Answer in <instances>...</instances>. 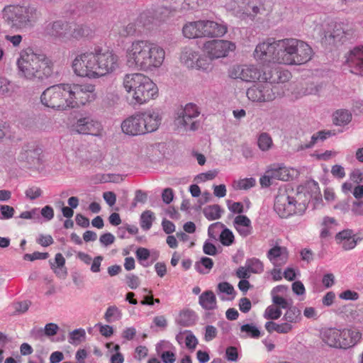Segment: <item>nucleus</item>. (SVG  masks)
<instances>
[{
  "label": "nucleus",
  "mask_w": 363,
  "mask_h": 363,
  "mask_svg": "<svg viewBox=\"0 0 363 363\" xmlns=\"http://www.w3.org/2000/svg\"><path fill=\"white\" fill-rule=\"evenodd\" d=\"M119 56L113 50L94 48L77 55L72 62L74 72L79 77L98 79L119 68Z\"/></svg>",
  "instance_id": "nucleus-1"
},
{
  "label": "nucleus",
  "mask_w": 363,
  "mask_h": 363,
  "mask_svg": "<svg viewBox=\"0 0 363 363\" xmlns=\"http://www.w3.org/2000/svg\"><path fill=\"white\" fill-rule=\"evenodd\" d=\"M125 57L129 68L151 72L161 67L165 58V51L151 40L137 39L127 45Z\"/></svg>",
  "instance_id": "nucleus-2"
},
{
  "label": "nucleus",
  "mask_w": 363,
  "mask_h": 363,
  "mask_svg": "<svg viewBox=\"0 0 363 363\" xmlns=\"http://www.w3.org/2000/svg\"><path fill=\"white\" fill-rule=\"evenodd\" d=\"M16 64L21 75L28 80L42 82L53 73L52 60L30 48L21 51Z\"/></svg>",
  "instance_id": "nucleus-3"
},
{
  "label": "nucleus",
  "mask_w": 363,
  "mask_h": 363,
  "mask_svg": "<svg viewBox=\"0 0 363 363\" xmlns=\"http://www.w3.org/2000/svg\"><path fill=\"white\" fill-rule=\"evenodd\" d=\"M289 72H281L277 69L264 70L259 83L247 90V96L254 102H269L277 97L278 86L275 84L282 83L288 78Z\"/></svg>",
  "instance_id": "nucleus-4"
},
{
  "label": "nucleus",
  "mask_w": 363,
  "mask_h": 363,
  "mask_svg": "<svg viewBox=\"0 0 363 363\" xmlns=\"http://www.w3.org/2000/svg\"><path fill=\"white\" fill-rule=\"evenodd\" d=\"M4 23L11 29L25 30L33 27L40 17V13L32 6L9 4L1 13Z\"/></svg>",
  "instance_id": "nucleus-5"
},
{
  "label": "nucleus",
  "mask_w": 363,
  "mask_h": 363,
  "mask_svg": "<svg viewBox=\"0 0 363 363\" xmlns=\"http://www.w3.org/2000/svg\"><path fill=\"white\" fill-rule=\"evenodd\" d=\"M283 64L302 65L311 60L313 50L306 42L296 38H284Z\"/></svg>",
  "instance_id": "nucleus-6"
},
{
  "label": "nucleus",
  "mask_w": 363,
  "mask_h": 363,
  "mask_svg": "<svg viewBox=\"0 0 363 363\" xmlns=\"http://www.w3.org/2000/svg\"><path fill=\"white\" fill-rule=\"evenodd\" d=\"M284 39L268 38L259 43L254 51V57L262 63L283 64Z\"/></svg>",
  "instance_id": "nucleus-7"
},
{
  "label": "nucleus",
  "mask_w": 363,
  "mask_h": 363,
  "mask_svg": "<svg viewBox=\"0 0 363 363\" xmlns=\"http://www.w3.org/2000/svg\"><path fill=\"white\" fill-rule=\"evenodd\" d=\"M69 84H57L46 89L40 96L41 103L49 108L66 109L69 108Z\"/></svg>",
  "instance_id": "nucleus-8"
},
{
  "label": "nucleus",
  "mask_w": 363,
  "mask_h": 363,
  "mask_svg": "<svg viewBox=\"0 0 363 363\" xmlns=\"http://www.w3.org/2000/svg\"><path fill=\"white\" fill-rule=\"evenodd\" d=\"M306 208V203H298L286 191H280L274 200V209L280 218H288L295 213H301Z\"/></svg>",
  "instance_id": "nucleus-9"
},
{
  "label": "nucleus",
  "mask_w": 363,
  "mask_h": 363,
  "mask_svg": "<svg viewBox=\"0 0 363 363\" xmlns=\"http://www.w3.org/2000/svg\"><path fill=\"white\" fill-rule=\"evenodd\" d=\"M69 108L79 107L94 101L96 98L95 87L92 84H69Z\"/></svg>",
  "instance_id": "nucleus-10"
},
{
  "label": "nucleus",
  "mask_w": 363,
  "mask_h": 363,
  "mask_svg": "<svg viewBox=\"0 0 363 363\" xmlns=\"http://www.w3.org/2000/svg\"><path fill=\"white\" fill-rule=\"evenodd\" d=\"M199 116V111L195 104H188L184 108L177 112V116L174 120V125L178 129L183 130H196L199 123L195 121Z\"/></svg>",
  "instance_id": "nucleus-11"
},
{
  "label": "nucleus",
  "mask_w": 363,
  "mask_h": 363,
  "mask_svg": "<svg viewBox=\"0 0 363 363\" xmlns=\"http://www.w3.org/2000/svg\"><path fill=\"white\" fill-rule=\"evenodd\" d=\"M262 72L255 65H235L232 66L228 72L229 77L234 79H240L245 82H254L259 80L262 76Z\"/></svg>",
  "instance_id": "nucleus-12"
},
{
  "label": "nucleus",
  "mask_w": 363,
  "mask_h": 363,
  "mask_svg": "<svg viewBox=\"0 0 363 363\" xmlns=\"http://www.w3.org/2000/svg\"><path fill=\"white\" fill-rule=\"evenodd\" d=\"M203 52L213 60L227 56L229 52L235 49V45L228 40H211L203 44Z\"/></svg>",
  "instance_id": "nucleus-13"
},
{
  "label": "nucleus",
  "mask_w": 363,
  "mask_h": 363,
  "mask_svg": "<svg viewBox=\"0 0 363 363\" xmlns=\"http://www.w3.org/2000/svg\"><path fill=\"white\" fill-rule=\"evenodd\" d=\"M133 95V100L135 104H144L150 100L155 99L158 95V89L152 80L144 75L139 87Z\"/></svg>",
  "instance_id": "nucleus-14"
},
{
  "label": "nucleus",
  "mask_w": 363,
  "mask_h": 363,
  "mask_svg": "<svg viewBox=\"0 0 363 363\" xmlns=\"http://www.w3.org/2000/svg\"><path fill=\"white\" fill-rule=\"evenodd\" d=\"M167 13V9H161L153 12L152 11H145L140 14L137 18V23L138 27L151 30L154 26H158L160 22L164 21V18L160 16L164 13Z\"/></svg>",
  "instance_id": "nucleus-15"
},
{
  "label": "nucleus",
  "mask_w": 363,
  "mask_h": 363,
  "mask_svg": "<svg viewBox=\"0 0 363 363\" xmlns=\"http://www.w3.org/2000/svg\"><path fill=\"white\" fill-rule=\"evenodd\" d=\"M42 150L35 144L27 145L22 147L18 159L27 163L30 167H36L41 164Z\"/></svg>",
  "instance_id": "nucleus-16"
},
{
  "label": "nucleus",
  "mask_w": 363,
  "mask_h": 363,
  "mask_svg": "<svg viewBox=\"0 0 363 363\" xmlns=\"http://www.w3.org/2000/svg\"><path fill=\"white\" fill-rule=\"evenodd\" d=\"M139 113L145 133H152L158 129L162 121V116L158 110L147 109Z\"/></svg>",
  "instance_id": "nucleus-17"
},
{
  "label": "nucleus",
  "mask_w": 363,
  "mask_h": 363,
  "mask_svg": "<svg viewBox=\"0 0 363 363\" xmlns=\"http://www.w3.org/2000/svg\"><path fill=\"white\" fill-rule=\"evenodd\" d=\"M72 129L79 134L96 135L100 130V124L87 116L78 118L72 125Z\"/></svg>",
  "instance_id": "nucleus-18"
},
{
  "label": "nucleus",
  "mask_w": 363,
  "mask_h": 363,
  "mask_svg": "<svg viewBox=\"0 0 363 363\" xmlns=\"http://www.w3.org/2000/svg\"><path fill=\"white\" fill-rule=\"evenodd\" d=\"M72 29V23L67 21H57L50 23L46 28L49 35L61 40H67L69 38Z\"/></svg>",
  "instance_id": "nucleus-19"
},
{
  "label": "nucleus",
  "mask_w": 363,
  "mask_h": 363,
  "mask_svg": "<svg viewBox=\"0 0 363 363\" xmlns=\"http://www.w3.org/2000/svg\"><path fill=\"white\" fill-rule=\"evenodd\" d=\"M202 38H218L223 36L228 30L224 23L213 21L201 20Z\"/></svg>",
  "instance_id": "nucleus-20"
},
{
  "label": "nucleus",
  "mask_w": 363,
  "mask_h": 363,
  "mask_svg": "<svg viewBox=\"0 0 363 363\" xmlns=\"http://www.w3.org/2000/svg\"><path fill=\"white\" fill-rule=\"evenodd\" d=\"M143 128L139 112L128 117L121 123L123 132L130 135L145 134Z\"/></svg>",
  "instance_id": "nucleus-21"
},
{
  "label": "nucleus",
  "mask_w": 363,
  "mask_h": 363,
  "mask_svg": "<svg viewBox=\"0 0 363 363\" xmlns=\"http://www.w3.org/2000/svg\"><path fill=\"white\" fill-rule=\"evenodd\" d=\"M347 63L352 73L362 75L363 74V47L353 49L347 59Z\"/></svg>",
  "instance_id": "nucleus-22"
},
{
  "label": "nucleus",
  "mask_w": 363,
  "mask_h": 363,
  "mask_svg": "<svg viewBox=\"0 0 363 363\" xmlns=\"http://www.w3.org/2000/svg\"><path fill=\"white\" fill-rule=\"evenodd\" d=\"M267 257L275 267H280L288 261V250L285 247L275 245L269 250Z\"/></svg>",
  "instance_id": "nucleus-23"
},
{
  "label": "nucleus",
  "mask_w": 363,
  "mask_h": 363,
  "mask_svg": "<svg viewBox=\"0 0 363 363\" xmlns=\"http://www.w3.org/2000/svg\"><path fill=\"white\" fill-rule=\"evenodd\" d=\"M144 75L141 73H131L126 74L124 76L123 81V87L132 98L135 91H138L139 84H140L142 79H144Z\"/></svg>",
  "instance_id": "nucleus-24"
},
{
  "label": "nucleus",
  "mask_w": 363,
  "mask_h": 363,
  "mask_svg": "<svg viewBox=\"0 0 363 363\" xmlns=\"http://www.w3.org/2000/svg\"><path fill=\"white\" fill-rule=\"evenodd\" d=\"M233 226L242 238H246L252 233L251 220L246 216H237L233 220Z\"/></svg>",
  "instance_id": "nucleus-25"
},
{
  "label": "nucleus",
  "mask_w": 363,
  "mask_h": 363,
  "mask_svg": "<svg viewBox=\"0 0 363 363\" xmlns=\"http://www.w3.org/2000/svg\"><path fill=\"white\" fill-rule=\"evenodd\" d=\"M337 242L341 245L345 250L353 249L357 244V238L351 230H345L340 232L335 237Z\"/></svg>",
  "instance_id": "nucleus-26"
},
{
  "label": "nucleus",
  "mask_w": 363,
  "mask_h": 363,
  "mask_svg": "<svg viewBox=\"0 0 363 363\" xmlns=\"http://www.w3.org/2000/svg\"><path fill=\"white\" fill-rule=\"evenodd\" d=\"M182 33L189 39L202 38L201 20L186 23L183 26Z\"/></svg>",
  "instance_id": "nucleus-27"
},
{
  "label": "nucleus",
  "mask_w": 363,
  "mask_h": 363,
  "mask_svg": "<svg viewBox=\"0 0 363 363\" xmlns=\"http://www.w3.org/2000/svg\"><path fill=\"white\" fill-rule=\"evenodd\" d=\"M352 118V113L344 108L336 110L332 115V121L334 125L345 126L349 124Z\"/></svg>",
  "instance_id": "nucleus-28"
},
{
  "label": "nucleus",
  "mask_w": 363,
  "mask_h": 363,
  "mask_svg": "<svg viewBox=\"0 0 363 363\" xmlns=\"http://www.w3.org/2000/svg\"><path fill=\"white\" fill-rule=\"evenodd\" d=\"M198 320L196 313L189 308L180 311L177 319V323L183 326L189 327L194 325Z\"/></svg>",
  "instance_id": "nucleus-29"
},
{
  "label": "nucleus",
  "mask_w": 363,
  "mask_h": 363,
  "mask_svg": "<svg viewBox=\"0 0 363 363\" xmlns=\"http://www.w3.org/2000/svg\"><path fill=\"white\" fill-rule=\"evenodd\" d=\"M199 55V52L198 51L186 48L182 52L180 60L182 63L186 67L193 69L195 67Z\"/></svg>",
  "instance_id": "nucleus-30"
},
{
  "label": "nucleus",
  "mask_w": 363,
  "mask_h": 363,
  "mask_svg": "<svg viewBox=\"0 0 363 363\" xmlns=\"http://www.w3.org/2000/svg\"><path fill=\"white\" fill-rule=\"evenodd\" d=\"M199 304L205 310H213L216 308V298L211 291L203 292L199 296Z\"/></svg>",
  "instance_id": "nucleus-31"
},
{
  "label": "nucleus",
  "mask_w": 363,
  "mask_h": 363,
  "mask_svg": "<svg viewBox=\"0 0 363 363\" xmlns=\"http://www.w3.org/2000/svg\"><path fill=\"white\" fill-rule=\"evenodd\" d=\"M213 60L206 54L201 55L198 57L196 60V63L195 64V67L193 69H196L197 70H201L203 72H209L212 69L213 66L211 61Z\"/></svg>",
  "instance_id": "nucleus-32"
},
{
  "label": "nucleus",
  "mask_w": 363,
  "mask_h": 363,
  "mask_svg": "<svg viewBox=\"0 0 363 363\" xmlns=\"http://www.w3.org/2000/svg\"><path fill=\"white\" fill-rule=\"evenodd\" d=\"M203 212L208 220H213L220 218L223 211L219 205L214 204L205 207Z\"/></svg>",
  "instance_id": "nucleus-33"
},
{
  "label": "nucleus",
  "mask_w": 363,
  "mask_h": 363,
  "mask_svg": "<svg viewBox=\"0 0 363 363\" xmlns=\"http://www.w3.org/2000/svg\"><path fill=\"white\" fill-rule=\"evenodd\" d=\"M283 319L291 325L296 323L301 319V311L296 307L291 306L287 308Z\"/></svg>",
  "instance_id": "nucleus-34"
},
{
  "label": "nucleus",
  "mask_w": 363,
  "mask_h": 363,
  "mask_svg": "<svg viewBox=\"0 0 363 363\" xmlns=\"http://www.w3.org/2000/svg\"><path fill=\"white\" fill-rule=\"evenodd\" d=\"M245 265L250 273L261 274L264 272V264L257 258L247 259L245 262Z\"/></svg>",
  "instance_id": "nucleus-35"
},
{
  "label": "nucleus",
  "mask_w": 363,
  "mask_h": 363,
  "mask_svg": "<svg viewBox=\"0 0 363 363\" xmlns=\"http://www.w3.org/2000/svg\"><path fill=\"white\" fill-rule=\"evenodd\" d=\"M106 347L110 352H115L111 357V363H123L124 358L123 354L119 352L120 347L114 342H107Z\"/></svg>",
  "instance_id": "nucleus-36"
},
{
  "label": "nucleus",
  "mask_w": 363,
  "mask_h": 363,
  "mask_svg": "<svg viewBox=\"0 0 363 363\" xmlns=\"http://www.w3.org/2000/svg\"><path fill=\"white\" fill-rule=\"evenodd\" d=\"M345 35H347V31L345 30L344 25L336 23L334 25L333 30L327 33L325 37L333 39L334 41H340Z\"/></svg>",
  "instance_id": "nucleus-37"
},
{
  "label": "nucleus",
  "mask_w": 363,
  "mask_h": 363,
  "mask_svg": "<svg viewBox=\"0 0 363 363\" xmlns=\"http://www.w3.org/2000/svg\"><path fill=\"white\" fill-rule=\"evenodd\" d=\"M240 331L245 335L243 337H250L257 339L260 337L261 332L259 328L254 324H245L241 326Z\"/></svg>",
  "instance_id": "nucleus-38"
},
{
  "label": "nucleus",
  "mask_w": 363,
  "mask_h": 363,
  "mask_svg": "<svg viewBox=\"0 0 363 363\" xmlns=\"http://www.w3.org/2000/svg\"><path fill=\"white\" fill-rule=\"evenodd\" d=\"M269 170L273 175L274 180L287 181L290 178L289 171L286 167H274Z\"/></svg>",
  "instance_id": "nucleus-39"
},
{
  "label": "nucleus",
  "mask_w": 363,
  "mask_h": 363,
  "mask_svg": "<svg viewBox=\"0 0 363 363\" xmlns=\"http://www.w3.org/2000/svg\"><path fill=\"white\" fill-rule=\"evenodd\" d=\"M257 145L262 151H268L273 145L272 137L267 133H262L258 137Z\"/></svg>",
  "instance_id": "nucleus-40"
},
{
  "label": "nucleus",
  "mask_w": 363,
  "mask_h": 363,
  "mask_svg": "<svg viewBox=\"0 0 363 363\" xmlns=\"http://www.w3.org/2000/svg\"><path fill=\"white\" fill-rule=\"evenodd\" d=\"M213 266L212 259L203 257L195 263V269L201 274H207Z\"/></svg>",
  "instance_id": "nucleus-41"
},
{
  "label": "nucleus",
  "mask_w": 363,
  "mask_h": 363,
  "mask_svg": "<svg viewBox=\"0 0 363 363\" xmlns=\"http://www.w3.org/2000/svg\"><path fill=\"white\" fill-rule=\"evenodd\" d=\"M122 313L116 306H109L105 313L104 318L108 323L117 321L121 318Z\"/></svg>",
  "instance_id": "nucleus-42"
},
{
  "label": "nucleus",
  "mask_w": 363,
  "mask_h": 363,
  "mask_svg": "<svg viewBox=\"0 0 363 363\" xmlns=\"http://www.w3.org/2000/svg\"><path fill=\"white\" fill-rule=\"evenodd\" d=\"M255 184L256 180L254 178H245L234 182L233 186L238 190H247L253 187Z\"/></svg>",
  "instance_id": "nucleus-43"
},
{
  "label": "nucleus",
  "mask_w": 363,
  "mask_h": 363,
  "mask_svg": "<svg viewBox=\"0 0 363 363\" xmlns=\"http://www.w3.org/2000/svg\"><path fill=\"white\" fill-rule=\"evenodd\" d=\"M137 33H141V30L136 21L135 23H129L126 26H123L119 33L123 37H128L134 35Z\"/></svg>",
  "instance_id": "nucleus-44"
},
{
  "label": "nucleus",
  "mask_w": 363,
  "mask_h": 363,
  "mask_svg": "<svg viewBox=\"0 0 363 363\" xmlns=\"http://www.w3.org/2000/svg\"><path fill=\"white\" fill-rule=\"evenodd\" d=\"M340 330L336 328H324L320 332V337L323 340H339Z\"/></svg>",
  "instance_id": "nucleus-45"
},
{
  "label": "nucleus",
  "mask_w": 363,
  "mask_h": 363,
  "mask_svg": "<svg viewBox=\"0 0 363 363\" xmlns=\"http://www.w3.org/2000/svg\"><path fill=\"white\" fill-rule=\"evenodd\" d=\"M154 213L150 211H144L140 216V226L145 230H149L154 220Z\"/></svg>",
  "instance_id": "nucleus-46"
},
{
  "label": "nucleus",
  "mask_w": 363,
  "mask_h": 363,
  "mask_svg": "<svg viewBox=\"0 0 363 363\" xmlns=\"http://www.w3.org/2000/svg\"><path fill=\"white\" fill-rule=\"evenodd\" d=\"M88 35L89 29L87 27L84 26H74V28H73V25L72 24L69 37L79 39Z\"/></svg>",
  "instance_id": "nucleus-47"
},
{
  "label": "nucleus",
  "mask_w": 363,
  "mask_h": 363,
  "mask_svg": "<svg viewBox=\"0 0 363 363\" xmlns=\"http://www.w3.org/2000/svg\"><path fill=\"white\" fill-rule=\"evenodd\" d=\"M13 91V85L4 77H0V95L11 96Z\"/></svg>",
  "instance_id": "nucleus-48"
},
{
  "label": "nucleus",
  "mask_w": 363,
  "mask_h": 363,
  "mask_svg": "<svg viewBox=\"0 0 363 363\" xmlns=\"http://www.w3.org/2000/svg\"><path fill=\"white\" fill-rule=\"evenodd\" d=\"M220 241L225 246H229L234 242V235L228 228H224L220 235Z\"/></svg>",
  "instance_id": "nucleus-49"
},
{
  "label": "nucleus",
  "mask_w": 363,
  "mask_h": 363,
  "mask_svg": "<svg viewBox=\"0 0 363 363\" xmlns=\"http://www.w3.org/2000/svg\"><path fill=\"white\" fill-rule=\"evenodd\" d=\"M281 315V311L279 308L274 306H268L264 313V317L266 319L277 320Z\"/></svg>",
  "instance_id": "nucleus-50"
},
{
  "label": "nucleus",
  "mask_w": 363,
  "mask_h": 363,
  "mask_svg": "<svg viewBox=\"0 0 363 363\" xmlns=\"http://www.w3.org/2000/svg\"><path fill=\"white\" fill-rule=\"evenodd\" d=\"M1 220H8L13 218L15 210L9 205H0Z\"/></svg>",
  "instance_id": "nucleus-51"
},
{
  "label": "nucleus",
  "mask_w": 363,
  "mask_h": 363,
  "mask_svg": "<svg viewBox=\"0 0 363 363\" xmlns=\"http://www.w3.org/2000/svg\"><path fill=\"white\" fill-rule=\"evenodd\" d=\"M43 332L44 335L50 337L57 334L60 332V328L56 323H50L45 325Z\"/></svg>",
  "instance_id": "nucleus-52"
},
{
  "label": "nucleus",
  "mask_w": 363,
  "mask_h": 363,
  "mask_svg": "<svg viewBox=\"0 0 363 363\" xmlns=\"http://www.w3.org/2000/svg\"><path fill=\"white\" fill-rule=\"evenodd\" d=\"M351 211L352 214L356 216H363V200H356L353 201Z\"/></svg>",
  "instance_id": "nucleus-53"
},
{
  "label": "nucleus",
  "mask_w": 363,
  "mask_h": 363,
  "mask_svg": "<svg viewBox=\"0 0 363 363\" xmlns=\"http://www.w3.org/2000/svg\"><path fill=\"white\" fill-rule=\"evenodd\" d=\"M70 340H80L86 338V332L83 328H78L71 331L68 336Z\"/></svg>",
  "instance_id": "nucleus-54"
},
{
  "label": "nucleus",
  "mask_w": 363,
  "mask_h": 363,
  "mask_svg": "<svg viewBox=\"0 0 363 363\" xmlns=\"http://www.w3.org/2000/svg\"><path fill=\"white\" fill-rule=\"evenodd\" d=\"M49 257L48 252H35L33 254H26L23 257L24 259L34 261L35 259H45Z\"/></svg>",
  "instance_id": "nucleus-55"
},
{
  "label": "nucleus",
  "mask_w": 363,
  "mask_h": 363,
  "mask_svg": "<svg viewBox=\"0 0 363 363\" xmlns=\"http://www.w3.org/2000/svg\"><path fill=\"white\" fill-rule=\"evenodd\" d=\"M274 181L273 175L269 169H268L266 174L259 179L260 184L263 187L269 186L273 184Z\"/></svg>",
  "instance_id": "nucleus-56"
},
{
  "label": "nucleus",
  "mask_w": 363,
  "mask_h": 363,
  "mask_svg": "<svg viewBox=\"0 0 363 363\" xmlns=\"http://www.w3.org/2000/svg\"><path fill=\"white\" fill-rule=\"evenodd\" d=\"M26 196L31 200L40 197L42 194V190L39 187L32 186L28 188L26 192Z\"/></svg>",
  "instance_id": "nucleus-57"
},
{
  "label": "nucleus",
  "mask_w": 363,
  "mask_h": 363,
  "mask_svg": "<svg viewBox=\"0 0 363 363\" xmlns=\"http://www.w3.org/2000/svg\"><path fill=\"white\" fill-rule=\"evenodd\" d=\"M218 174V172L216 170H211L205 173H201L197 175L196 179L198 182H204L208 180L214 179Z\"/></svg>",
  "instance_id": "nucleus-58"
},
{
  "label": "nucleus",
  "mask_w": 363,
  "mask_h": 363,
  "mask_svg": "<svg viewBox=\"0 0 363 363\" xmlns=\"http://www.w3.org/2000/svg\"><path fill=\"white\" fill-rule=\"evenodd\" d=\"M140 279L135 274H128L126 277V284L131 289H137L140 285Z\"/></svg>",
  "instance_id": "nucleus-59"
},
{
  "label": "nucleus",
  "mask_w": 363,
  "mask_h": 363,
  "mask_svg": "<svg viewBox=\"0 0 363 363\" xmlns=\"http://www.w3.org/2000/svg\"><path fill=\"white\" fill-rule=\"evenodd\" d=\"M218 290L220 293L232 295L234 294V288L228 282H221L218 285Z\"/></svg>",
  "instance_id": "nucleus-60"
},
{
  "label": "nucleus",
  "mask_w": 363,
  "mask_h": 363,
  "mask_svg": "<svg viewBox=\"0 0 363 363\" xmlns=\"http://www.w3.org/2000/svg\"><path fill=\"white\" fill-rule=\"evenodd\" d=\"M176 340H197L191 331L185 330L176 336Z\"/></svg>",
  "instance_id": "nucleus-61"
},
{
  "label": "nucleus",
  "mask_w": 363,
  "mask_h": 363,
  "mask_svg": "<svg viewBox=\"0 0 363 363\" xmlns=\"http://www.w3.org/2000/svg\"><path fill=\"white\" fill-rule=\"evenodd\" d=\"M203 4V0H184V9L195 10Z\"/></svg>",
  "instance_id": "nucleus-62"
},
{
  "label": "nucleus",
  "mask_w": 363,
  "mask_h": 363,
  "mask_svg": "<svg viewBox=\"0 0 363 363\" xmlns=\"http://www.w3.org/2000/svg\"><path fill=\"white\" fill-rule=\"evenodd\" d=\"M340 298L344 299V300H352V301H356L359 298V294L356 291H351V290H346L343 292H342L340 296Z\"/></svg>",
  "instance_id": "nucleus-63"
},
{
  "label": "nucleus",
  "mask_w": 363,
  "mask_h": 363,
  "mask_svg": "<svg viewBox=\"0 0 363 363\" xmlns=\"http://www.w3.org/2000/svg\"><path fill=\"white\" fill-rule=\"evenodd\" d=\"M100 242L104 246H108L115 241V237L111 233H106L100 236Z\"/></svg>",
  "instance_id": "nucleus-64"
}]
</instances>
